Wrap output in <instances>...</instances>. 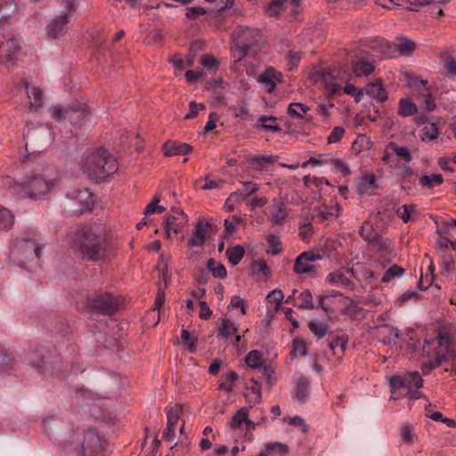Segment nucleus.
Here are the masks:
<instances>
[{
	"label": "nucleus",
	"instance_id": "f257e3e1",
	"mask_svg": "<svg viewBox=\"0 0 456 456\" xmlns=\"http://www.w3.org/2000/svg\"><path fill=\"white\" fill-rule=\"evenodd\" d=\"M69 244L84 260L103 262L111 253L106 230L102 224L77 228L69 235Z\"/></svg>",
	"mask_w": 456,
	"mask_h": 456
},
{
	"label": "nucleus",
	"instance_id": "f03ea898",
	"mask_svg": "<svg viewBox=\"0 0 456 456\" xmlns=\"http://www.w3.org/2000/svg\"><path fill=\"white\" fill-rule=\"evenodd\" d=\"M82 169L91 180L103 182L118 170L117 160L103 148L85 153Z\"/></svg>",
	"mask_w": 456,
	"mask_h": 456
},
{
	"label": "nucleus",
	"instance_id": "7ed1b4c3",
	"mask_svg": "<svg viewBox=\"0 0 456 456\" xmlns=\"http://www.w3.org/2000/svg\"><path fill=\"white\" fill-rule=\"evenodd\" d=\"M54 181L52 168L46 167L45 171L37 169L24 179L18 186L17 192L23 198L42 199L54 187Z\"/></svg>",
	"mask_w": 456,
	"mask_h": 456
},
{
	"label": "nucleus",
	"instance_id": "20e7f679",
	"mask_svg": "<svg viewBox=\"0 0 456 456\" xmlns=\"http://www.w3.org/2000/svg\"><path fill=\"white\" fill-rule=\"evenodd\" d=\"M422 351L429 357L449 360L456 354L453 336L448 332H438L435 338L425 339Z\"/></svg>",
	"mask_w": 456,
	"mask_h": 456
},
{
	"label": "nucleus",
	"instance_id": "39448f33",
	"mask_svg": "<svg viewBox=\"0 0 456 456\" xmlns=\"http://www.w3.org/2000/svg\"><path fill=\"white\" fill-rule=\"evenodd\" d=\"M423 386V379L418 371L408 372L404 376H394L390 379L391 399L398 400L409 395L411 398L419 397L418 389Z\"/></svg>",
	"mask_w": 456,
	"mask_h": 456
},
{
	"label": "nucleus",
	"instance_id": "423d86ee",
	"mask_svg": "<svg viewBox=\"0 0 456 456\" xmlns=\"http://www.w3.org/2000/svg\"><path fill=\"white\" fill-rule=\"evenodd\" d=\"M235 47L239 50V59L256 53V47L261 40L259 29L249 27L239 26L232 33Z\"/></svg>",
	"mask_w": 456,
	"mask_h": 456
},
{
	"label": "nucleus",
	"instance_id": "0eeeda50",
	"mask_svg": "<svg viewBox=\"0 0 456 456\" xmlns=\"http://www.w3.org/2000/svg\"><path fill=\"white\" fill-rule=\"evenodd\" d=\"M86 306L90 312L112 315L118 310L119 301L110 293L99 292L87 296Z\"/></svg>",
	"mask_w": 456,
	"mask_h": 456
},
{
	"label": "nucleus",
	"instance_id": "6e6552de",
	"mask_svg": "<svg viewBox=\"0 0 456 456\" xmlns=\"http://www.w3.org/2000/svg\"><path fill=\"white\" fill-rule=\"evenodd\" d=\"M42 251L40 247L34 239L22 238L19 240L11 250V257L17 265L23 267L27 261H34L39 259Z\"/></svg>",
	"mask_w": 456,
	"mask_h": 456
},
{
	"label": "nucleus",
	"instance_id": "1a4fd4ad",
	"mask_svg": "<svg viewBox=\"0 0 456 456\" xmlns=\"http://www.w3.org/2000/svg\"><path fill=\"white\" fill-rule=\"evenodd\" d=\"M87 113L86 104L81 102L73 103L67 109L55 106L51 110L53 118L59 122L68 119L75 127H80L85 123Z\"/></svg>",
	"mask_w": 456,
	"mask_h": 456
},
{
	"label": "nucleus",
	"instance_id": "9d476101",
	"mask_svg": "<svg viewBox=\"0 0 456 456\" xmlns=\"http://www.w3.org/2000/svg\"><path fill=\"white\" fill-rule=\"evenodd\" d=\"M70 200L69 208L76 214H82L84 211H91L94 204V199L88 189H76L66 194Z\"/></svg>",
	"mask_w": 456,
	"mask_h": 456
},
{
	"label": "nucleus",
	"instance_id": "9b49d317",
	"mask_svg": "<svg viewBox=\"0 0 456 456\" xmlns=\"http://www.w3.org/2000/svg\"><path fill=\"white\" fill-rule=\"evenodd\" d=\"M322 82L330 94H338L342 89L343 84L346 83L349 75L339 68H332L322 75Z\"/></svg>",
	"mask_w": 456,
	"mask_h": 456
},
{
	"label": "nucleus",
	"instance_id": "f8f14e48",
	"mask_svg": "<svg viewBox=\"0 0 456 456\" xmlns=\"http://www.w3.org/2000/svg\"><path fill=\"white\" fill-rule=\"evenodd\" d=\"M20 51L19 38L12 37L6 41H0V62L7 68L14 66Z\"/></svg>",
	"mask_w": 456,
	"mask_h": 456
},
{
	"label": "nucleus",
	"instance_id": "ddd939ff",
	"mask_svg": "<svg viewBox=\"0 0 456 456\" xmlns=\"http://www.w3.org/2000/svg\"><path fill=\"white\" fill-rule=\"evenodd\" d=\"M379 45L382 48L383 55L386 57H392L394 50L398 51L401 55L410 56L416 49L415 42L406 37L398 38L394 45L387 40L380 39Z\"/></svg>",
	"mask_w": 456,
	"mask_h": 456
},
{
	"label": "nucleus",
	"instance_id": "4468645a",
	"mask_svg": "<svg viewBox=\"0 0 456 456\" xmlns=\"http://www.w3.org/2000/svg\"><path fill=\"white\" fill-rule=\"evenodd\" d=\"M33 366L43 375L53 373L65 375L67 371L66 369L68 368V365H63L57 355L44 356L39 361L34 362Z\"/></svg>",
	"mask_w": 456,
	"mask_h": 456
},
{
	"label": "nucleus",
	"instance_id": "2eb2a0df",
	"mask_svg": "<svg viewBox=\"0 0 456 456\" xmlns=\"http://www.w3.org/2000/svg\"><path fill=\"white\" fill-rule=\"evenodd\" d=\"M320 259H322L320 254L305 251L296 258L293 270L297 274H309L315 271L314 263Z\"/></svg>",
	"mask_w": 456,
	"mask_h": 456
},
{
	"label": "nucleus",
	"instance_id": "dca6fc26",
	"mask_svg": "<svg viewBox=\"0 0 456 456\" xmlns=\"http://www.w3.org/2000/svg\"><path fill=\"white\" fill-rule=\"evenodd\" d=\"M212 233V224L205 220H200L196 225L195 232L189 239V245L191 247H201Z\"/></svg>",
	"mask_w": 456,
	"mask_h": 456
},
{
	"label": "nucleus",
	"instance_id": "f3484780",
	"mask_svg": "<svg viewBox=\"0 0 456 456\" xmlns=\"http://www.w3.org/2000/svg\"><path fill=\"white\" fill-rule=\"evenodd\" d=\"M71 19L67 13L57 15L46 27L48 36L53 38L62 37L66 33V26Z\"/></svg>",
	"mask_w": 456,
	"mask_h": 456
},
{
	"label": "nucleus",
	"instance_id": "a211bd4d",
	"mask_svg": "<svg viewBox=\"0 0 456 456\" xmlns=\"http://www.w3.org/2000/svg\"><path fill=\"white\" fill-rule=\"evenodd\" d=\"M410 86L416 88L419 94L424 97L425 107L428 111H432L436 108L435 100L430 95L427 87V81L419 79L418 77H411L408 81Z\"/></svg>",
	"mask_w": 456,
	"mask_h": 456
},
{
	"label": "nucleus",
	"instance_id": "6ab92c4d",
	"mask_svg": "<svg viewBox=\"0 0 456 456\" xmlns=\"http://www.w3.org/2000/svg\"><path fill=\"white\" fill-rule=\"evenodd\" d=\"M100 445V437L94 429L89 428L84 432V441L82 443L84 456H92Z\"/></svg>",
	"mask_w": 456,
	"mask_h": 456
},
{
	"label": "nucleus",
	"instance_id": "aec40b11",
	"mask_svg": "<svg viewBox=\"0 0 456 456\" xmlns=\"http://www.w3.org/2000/svg\"><path fill=\"white\" fill-rule=\"evenodd\" d=\"M281 81V74L273 68H267L259 77L258 82L262 84L268 92H273L276 85Z\"/></svg>",
	"mask_w": 456,
	"mask_h": 456
},
{
	"label": "nucleus",
	"instance_id": "412c9836",
	"mask_svg": "<svg viewBox=\"0 0 456 456\" xmlns=\"http://www.w3.org/2000/svg\"><path fill=\"white\" fill-rule=\"evenodd\" d=\"M373 61L368 57H360L353 63V71L355 76H369L374 70Z\"/></svg>",
	"mask_w": 456,
	"mask_h": 456
},
{
	"label": "nucleus",
	"instance_id": "4be33fe9",
	"mask_svg": "<svg viewBox=\"0 0 456 456\" xmlns=\"http://www.w3.org/2000/svg\"><path fill=\"white\" fill-rule=\"evenodd\" d=\"M289 452V447L282 443H268L265 449L262 450L258 456H285Z\"/></svg>",
	"mask_w": 456,
	"mask_h": 456
},
{
	"label": "nucleus",
	"instance_id": "5701e85b",
	"mask_svg": "<svg viewBox=\"0 0 456 456\" xmlns=\"http://www.w3.org/2000/svg\"><path fill=\"white\" fill-rule=\"evenodd\" d=\"M179 217L176 216H168L166 218L164 228L166 238L171 237V232L175 234L180 233L183 229V222L179 221Z\"/></svg>",
	"mask_w": 456,
	"mask_h": 456
},
{
	"label": "nucleus",
	"instance_id": "b1692460",
	"mask_svg": "<svg viewBox=\"0 0 456 456\" xmlns=\"http://www.w3.org/2000/svg\"><path fill=\"white\" fill-rule=\"evenodd\" d=\"M366 93L379 102H384L387 99V92L379 80L369 84L366 87Z\"/></svg>",
	"mask_w": 456,
	"mask_h": 456
},
{
	"label": "nucleus",
	"instance_id": "393cba45",
	"mask_svg": "<svg viewBox=\"0 0 456 456\" xmlns=\"http://www.w3.org/2000/svg\"><path fill=\"white\" fill-rule=\"evenodd\" d=\"M439 134L438 124L436 122H430L425 125V126L419 131V138L423 142H431L437 138Z\"/></svg>",
	"mask_w": 456,
	"mask_h": 456
},
{
	"label": "nucleus",
	"instance_id": "a878e982",
	"mask_svg": "<svg viewBox=\"0 0 456 456\" xmlns=\"http://www.w3.org/2000/svg\"><path fill=\"white\" fill-rule=\"evenodd\" d=\"M326 280L331 285L341 288H349L352 284L350 279L346 277L341 271H335L330 273L327 276Z\"/></svg>",
	"mask_w": 456,
	"mask_h": 456
},
{
	"label": "nucleus",
	"instance_id": "bb28decb",
	"mask_svg": "<svg viewBox=\"0 0 456 456\" xmlns=\"http://www.w3.org/2000/svg\"><path fill=\"white\" fill-rule=\"evenodd\" d=\"M378 187L376 176L373 174H366L364 175L359 184H358V192L360 194L369 193L370 191H372Z\"/></svg>",
	"mask_w": 456,
	"mask_h": 456
},
{
	"label": "nucleus",
	"instance_id": "cd10ccee",
	"mask_svg": "<svg viewBox=\"0 0 456 456\" xmlns=\"http://www.w3.org/2000/svg\"><path fill=\"white\" fill-rule=\"evenodd\" d=\"M166 156L185 155L191 151V147L186 143H171L164 146Z\"/></svg>",
	"mask_w": 456,
	"mask_h": 456
},
{
	"label": "nucleus",
	"instance_id": "c85d7f7f",
	"mask_svg": "<svg viewBox=\"0 0 456 456\" xmlns=\"http://www.w3.org/2000/svg\"><path fill=\"white\" fill-rule=\"evenodd\" d=\"M417 105L408 98H403L399 101L398 114L401 117L406 118L417 113Z\"/></svg>",
	"mask_w": 456,
	"mask_h": 456
},
{
	"label": "nucleus",
	"instance_id": "c756f323",
	"mask_svg": "<svg viewBox=\"0 0 456 456\" xmlns=\"http://www.w3.org/2000/svg\"><path fill=\"white\" fill-rule=\"evenodd\" d=\"M444 177L440 174L424 175L419 177V183L427 189H433L443 183Z\"/></svg>",
	"mask_w": 456,
	"mask_h": 456
},
{
	"label": "nucleus",
	"instance_id": "7c9ffc66",
	"mask_svg": "<svg viewBox=\"0 0 456 456\" xmlns=\"http://www.w3.org/2000/svg\"><path fill=\"white\" fill-rule=\"evenodd\" d=\"M274 161V159L271 155L260 156L255 155L249 158L248 165L251 168L256 170H263L267 164H271Z\"/></svg>",
	"mask_w": 456,
	"mask_h": 456
},
{
	"label": "nucleus",
	"instance_id": "2f4dec72",
	"mask_svg": "<svg viewBox=\"0 0 456 456\" xmlns=\"http://www.w3.org/2000/svg\"><path fill=\"white\" fill-rule=\"evenodd\" d=\"M310 381L306 377H300L297 382L296 398L299 402H305L308 396Z\"/></svg>",
	"mask_w": 456,
	"mask_h": 456
},
{
	"label": "nucleus",
	"instance_id": "473e14b6",
	"mask_svg": "<svg viewBox=\"0 0 456 456\" xmlns=\"http://www.w3.org/2000/svg\"><path fill=\"white\" fill-rule=\"evenodd\" d=\"M85 1L86 0H61V5L64 10L68 12L66 13L70 16V18H73L78 15Z\"/></svg>",
	"mask_w": 456,
	"mask_h": 456
},
{
	"label": "nucleus",
	"instance_id": "72a5a7b5",
	"mask_svg": "<svg viewBox=\"0 0 456 456\" xmlns=\"http://www.w3.org/2000/svg\"><path fill=\"white\" fill-rule=\"evenodd\" d=\"M24 86L28 94V96L30 100L31 106L36 109L41 108L43 105L42 102V91L40 88L33 86L31 89L28 87V83L27 81L24 82Z\"/></svg>",
	"mask_w": 456,
	"mask_h": 456
},
{
	"label": "nucleus",
	"instance_id": "f704fd0d",
	"mask_svg": "<svg viewBox=\"0 0 456 456\" xmlns=\"http://www.w3.org/2000/svg\"><path fill=\"white\" fill-rule=\"evenodd\" d=\"M395 175L400 177L401 183H412L414 173L412 168L408 165V163H405L398 165L395 167Z\"/></svg>",
	"mask_w": 456,
	"mask_h": 456
},
{
	"label": "nucleus",
	"instance_id": "c9c22d12",
	"mask_svg": "<svg viewBox=\"0 0 456 456\" xmlns=\"http://www.w3.org/2000/svg\"><path fill=\"white\" fill-rule=\"evenodd\" d=\"M258 190L256 183L252 182H244L242 187L239 189L235 193L231 195V198H240L241 200L246 199L251 194L255 193Z\"/></svg>",
	"mask_w": 456,
	"mask_h": 456
},
{
	"label": "nucleus",
	"instance_id": "e433bc0d",
	"mask_svg": "<svg viewBox=\"0 0 456 456\" xmlns=\"http://www.w3.org/2000/svg\"><path fill=\"white\" fill-rule=\"evenodd\" d=\"M417 213L416 206L413 204H405L399 208L396 211L397 216L402 219L404 224L414 218Z\"/></svg>",
	"mask_w": 456,
	"mask_h": 456
},
{
	"label": "nucleus",
	"instance_id": "4c0bfd02",
	"mask_svg": "<svg viewBox=\"0 0 456 456\" xmlns=\"http://www.w3.org/2000/svg\"><path fill=\"white\" fill-rule=\"evenodd\" d=\"M219 336L223 338H229L237 331V327L234 322L227 318H222L219 321Z\"/></svg>",
	"mask_w": 456,
	"mask_h": 456
},
{
	"label": "nucleus",
	"instance_id": "58836bf2",
	"mask_svg": "<svg viewBox=\"0 0 456 456\" xmlns=\"http://www.w3.org/2000/svg\"><path fill=\"white\" fill-rule=\"evenodd\" d=\"M360 235L362 238L369 242L377 243L379 235L372 227L370 222H364L360 229Z\"/></svg>",
	"mask_w": 456,
	"mask_h": 456
},
{
	"label": "nucleus",
	"instance_id": "ea45409f",
	"mask_svg": "<svg viewBox=\"0 0 456 456\" xmlns=\"http://www.w3.org/2000/svg\"><path fill=\"white\" fill-rule=\"evenodd\" d=\"M245 255V249L242 246L237 245L233 248H229L226 250V256L229 259V262L232 265H237Z\"/></svg>",
	"mask_w": 456,
	"mask_h": 456
},
{
	"label": "nucleus",
	"instance_id": "a19ab883",
	"mask_svg": "<svg viewBox=\"0 0 456 456\" xmlns=\"http://www.w3.org/2000/svg\"><path fill=\"white\" fill-rule=\"evenodd\" d=\"M297 299H299V303L294 304L295 306L301 309H314V305L313 304V297L311 292L308 289H305L297 295Z\"/></svg>",
	"mask_w": 456,
	"mask_h": 456
},
{
	"label": "nucleus",
	"instance_id": "79ce46f5",
	"mask_svg": "<svg viewBox=\"0 0 456 456\" xmlns=\"http://www.w3.org/2000/svg\"><path fill=\"white\" fill-rule=\"evenodd\" d=\"M308 328L317 338H324L328 333V325L323 322L310 321Z\"/></svg>",
	"mask_w": 456,
	"mask_h": 456
},
{
	"label": "nucleus",
	"instance_id": "37998d69",
	"mask_svg": "<svg viewBox=\"0 0 456 456\" xmlns=\"http://www.w3.org/2000/svg\"><path fill=\"white\" fill-rule=\"evenodd\" d=\"M388 148L393 151L396 158L404 160L406 163L411 161V153L406 147H401L395 142H391L389 143Z\"/></svg>",
	"mask_w": 456,
	"mask_h": 456
},
{
	"label": "nucleus",
	"instance_id": "c03bdc74",
	"mask_svg": "<svg viewBox=\"0 0 456 456\" xmlns=\"http://www.w3.org/2000/svg\"><path fill=\"white\" fill-rule=\"evenodd\" d=\"M245 362L248 367L261 368L264 362L262 354L257 350L250 351L245 357Z\"/></svg>",
	"mask_w": 456,
	"mask_h": 456
},
{
	"label": "nucleus",
	"instance_id": "a18cd8bd",
	"mask_svg": "<svg viewBox=\"0 0 456 456\" xmlns=\"http://www.w3.org/2000/svg\"><path fill=\"white\" fill-rule=\"evenodd\" d=\"M258 123L266 131L279 132L281 130L280 126L276 123V118L274 117L261 116L258 118Z\"/></svg>",
	"mask_w": 456,
	"mask_h": 456
},
{
	"label": "nucleus",
	"instance_id": "49530a36",
	"mask_svg": "<svg viewBox=\"0 0 456 456\" xmlns=\"http://www.w3.org/2000/svg\"><path fill=\"white\" fill-rule=\"evenodd\" d=\"M208 268L216 278L224 279L226 277L227 273L224 265L216 262L214 259L208 260Z\"/></svg>",
	"mask_w": 456,
	"mask_h": 456
},
{
	"label": "nucleus",
	"instance_id": "de8ad7c7",
	"mask_svg": "<svg viewBox=\"0 0 456 456\" xmlns=\"http://www.w3.org/2000/svg\"><path fill=\"white\" fill-rule=\"evenodd\" d=\"M309 108L300 102H292L288 106V113L291 117L302 118Z\"/></svg>",
	"mask_w": 456,
	"mask_h": 456
},
{
	"label": "nucleus",
	"instance_id": "09e8293b",
	"mask_svg": "<svg viewBox=\"0 0 456 456\" xmlns=\"http://www.w3.org/2000/svg\"><path fill=\"white\" fill-rule=\"evenodd\" d=\"M14 216L11 211L4 208H0V230H6L13 223Z\"/></svg>",
	"mask_w": 456,
	"mask_h": 456
},
{
	"label": "nucleus",
	"instance_id": "8fccbe9b",
	"mask_svg": "<svg viewBox=\"0 0 456 456\" xmlns=\"http://www.w3.org/2000/svg\"><path fill=\"white\" fill-rule=\"evenodd\" d=\"M403 273V269L400 266L394 265L389 267L382 275L381 281L385 283H388L395 277H400Z\"/></svg>",
	"mask_w": 456,
	"mask_h": 456
},
{
	"label": "nucleus",
	"instance_id": "3c124183",
	"mask_svg": "<svg viewBox=\"0 0 456 456\" xmlns=\"http://www.w3.org/2000/svg\"><path fill=\"white\" fill-rule=\"evenodd\" d=\"M248 415V411L246 408L240 409L236 414L232 417L231 421V427L232 428H240L243 423H245L247 419V416Z\"/></svg>",
	"mask_w": 456,
	"mask_h": 456
},
{
	"label": "nucleus",
	"instance_id": "603ef678",
	"mask_svg": "<svg viewBox=\"0 0 456 456\" xmlns=\"http://www.w3.org/2000/svg\"><path fill=\"white\" fill-rule=\"evenodd\" d=\"M14 358L5 350L0 349V370L6 371L13 365Z\"/></svg>",
	"mask_w": 456,
	"mask_h": 456
},
{
	"label": "nucleus",
	"instance_id": "864d4df0",
	"mask_svg": "<svg viewBox=\"0 0 456 456\" xmlns=\"http://www.w3.org/2000/svg\"><path fill=\"white\" fill-rule=\"evenodd\" d=\"M288 216V210L283 204L276 206L275 213L273 214V221L276 224H281Z\"/></svg>",
	"mask_w": 456,
	"mask_h": 456
},
{
	"label": "nucleus",
	"instance_id": "5fc2aeb1",
	"mask_svg": "<svg viewBox=\"0 0 456 456\" xmlns=\"http://www.w3.org/2000/svg\"><path fill=\"white\" fill-rule=\"evenodd\" d=\"M268 242V253L273 256H276L281 252V241L277 239L276 236L271 234L267 238Z\"/></svg>",
	"mask_w": 456,
	"mask_h": 456
},
{
	"label": "nucleus",
	"instance_id": "6e6d98bb",
	"mask_svg": "<svg viewBox=\"0 0 456 456\" xmlns=\"http://www.w3.org/2000/svg\"><path fill=\"white\" fill-rule=\"evenodd\" d=\"M252 273L256 275L267 277L269 275V267L264 260L255 261L252 266Z\"/></svg>",
	"mask_w": 456,
	"mask_h": 456
},
{
	"label": "nucleus",
	"instance_id": "4d7b16f0",
	"mask_svg": "<svg viewBox=\"0 0 456 456\" xmlns=\"http://www.w3.org/2000/svg\"><path fill=\"white\" fill-rule=\"evenodd\" d=\"M159 198L158 197H155L153 199V200L147 205V207L145 208L144 209V215L145 216H150V215H152V214H155V213H163L166 208L162 206H159Z\"/></svg>",
	"mask_w": 456,
	"mask_h": 456
},
{
	"label": "nucleus",
	"instance_id": "13d9d810",
	"mask_svg": "<svg viewBox=\"0 0 456 456\" xmlns=\"http://www.w3.org/2000/svg\"><path fill=\"white\" fill-rule=\"evenodd\" d=\"M251 395H246L249 403H258L261 401V387L260 385L256 383L250 388Z\"/></svg>",
	"mask_w": 456,
	"mask_h": 456
},
{
	"label": "nucleus",
	"instance_id": "bf43d9fd",
	"mask_svg": "<svg viewBox=\"0 0 456 456\" xmlns=\"http://www.w3.org/2000/svg\"><path fill=\"white\" fill-rule=\"evenodd\" d=\"M296 354H300L301 355H307V347H306V342L305 339L300 338H296L293 340V350Z\"/></svg>",
	"mask_w": 456,
	"mask_h": 456
},
{
	"label": "nucleus",
	"instance_id": "052dcab7",
	"mask_svg": "<svg viewBox=\"0 0 456 456\" xmlns=\"http://www.w3.org/2000/svg\"><path fill=\"white\" fill-rule=\"evenodd\" d=\"M182 342L185 345H188L190 352L196 351V338H192L190 332L186 330H182L181 334Z\"/></svg>",
	"mask_w": 456,
	"mask_h": 456
},
{
	"label": "nucleus",
	"instance_id": "680f3d73",
	"mask_svg": "<svg viewBox=\"0 0 456 456\" xmlns=\"http://www.w3.org/2000/svg\"><path fill=\"white\" fill-rule=\"evenodd\" d=\"M286 0H273L267 6V12L270 16H276L280 13Z\"/></svg>",
	"mask_w": 456,
	"mask_h": 456
},
{
	"label": "nucleus",
	"instance_id": "e2e57ef3",
	"mask_svg": "<svg viewBox=\"0 0 456 456\" xmlns=\"http://www.w3.org/2000/svg\"><path fill=\"white\" fill-rule=\"evenodd\" d=\"M345 134V129L341 126H336L328 136V143H335L342 139Z\"/></svg>",
	"mask_w": 456,
	"mask_h": 456
},
{
	"label": "nucleus",
	"instance_id": "0e129e2a",
	"mask_svg": "<svg viewBox=\"0 0 456 456\" xmlns=\"http://www.w3.org/2000/svg\"><path fill=\"white\" fill-rule=\"evenodd\" d=\"M419 298V294L415 290H407L403 293L397 299V303L403 305L410 300L417 301Z\"/></svg>",
	"mask_w": 456,
	"mask_h": 456
},
{
	"label": "nucleus",
	"instance_id": "69168bd1",
	"mask_svg": "<svg viewBox=\"0 0 456 456\" xmlns=\"http://www.w3.org/2000/svg\"><path fill=\"white\" fill-rule=\"evenodd\" d=\"M179 411L180 408L178 406H175V408H172L167 411V417L168 426L176 427L177 421L179 419Z\"/></svg>",
	"mask_w": 456,
	"mask_h": 456
},
{
	"label": "nucleus",
	"instance_id": "338daca9",
	"mask_svg": "<svg viewBox=\"0 0 456 456\" xmlns=\"http://www.w3.org/2000/svg\"><path fill=\"white\" fill-rule=\"evenodd\" d=\"M434 357L435 360H429L427 362L423 363L421 369L424 375L428 374L432 370L441 365L443 361L436 356Z\"/></svg>",
	"mask_w": 456,
	"mask_h": 456
},
{
	"label": "nucleus",
	"instance_id": "774afa93",
	"mask_svg": "<svg viewBox=\"0 0 456 456\" xmlns=\"http://www.w3.org/2000/svg\"><path fill=\"white\" fill-rule=\"evenodd\" d=\"M76 398L77 402H84L87 399L92 400L95 398V394L93 391L81 388L76 392Z\"/></svg>",
	"mask_w": 456,
	"mask_h": 456
}]
</instances>
